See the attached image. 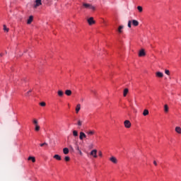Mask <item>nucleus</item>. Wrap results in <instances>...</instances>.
Listing matches in <instances>:
<instances>
[{
    "label": "nucleus",
    "mask_w": 181,
    "mask_h": 181,
    "mask_svg": "<svg viewBox=\"0 0 181 181\" xmlns=\"http://www.w3.org/2000/svg\"><path fill=\"white\" fill-rule=\"evenodd\" d=\"M82 6L85 9H91L92 11H95V6L88 3H82Z\"/></svg>",
    "instance_id": "1"
},
{
    "label": "nucleus",
    "mask_w": 181,
    "mask_h": 181,
    "mask_svg": "<svg viewBox=\"0 0 181 181\" xmlns=\"http://www.w3.org/2000/svg\"><path fill=\"white\" fill-rule=\"evenodd\" d=\"M88 25H90V26H91V25H94V23H95V21H94V18L90 17L89 18L88 20Z\"/></svg>",
    "instance_id": "2"
},
{
    "label": "nucleus",
    "mask_w": 181,
    "mask_h": 181,
    "mask_svg": "<svg viewBox=\"0 0 181 181\" xmlns=\"http://www.w3.org/2000/svg\"><path fill=\"white\" fill-rule=\"evenodd\" d=\"M84 138H87V135H86L84 132H81L80 135H79V139L81 141H83V139H84Z\"/></svg>",
    "instance_id": "3"
},
{
    "label": "nucleus",
    "mask_w": 181,
    "mask_h": 181,
    "mask_svg": "<svg viewBox=\"0 0 181 181\" xmlns=\"http://www.w3.org/2000/svg\"><path fill=\"white\" fill-rule=\"evenodd\" d=\"M146 53H145V49H142L139 52V57H144V56H146Z\"/></svg>",
    "instance_id": "4"
},
{
    "label": "nucleus",
    "mask_w": 181,
    "mask_h": 181,
    "mask_svg": "<svg viewBox=\"0 0 181 181\" xmlns=\"http://www.w3.org/2000/svg\"><path fill=\"white\" fill-rule=\"evenodd\" d=\"M124 124L125 128H131V122H129V120H125Z\"/></svg>",
    "instance_id": "5"
},
{
    "label": "nucleus",
    "mask_w": 181,
    "mask_h": 181,
    "mask_svg": "<svg viewBox=\"0 0 181 181\" xmlns=\"http://www.w3.org/2000/svg\"><path fill=\"white\" fill-rule=\"evenodd\" d=\"M42 5V0H35V5H34V8H36L37 6H40Z\"/></svg>",
    "instance_id": "6"
},
{
    "label": "nucleus",
    "mask_w": 181,
    "mask_h": 181,
    "mask_svg": "<svg viewBox=\"0 0 181 181\" xmlns=\"http://www.w3.org/2000/svg\"><path fill=\"white\" fill-rule=\"evenodd\" d=\"M110 162H112V163H118V160H117V158L114 157V156H112L110 158Z\"/></svg>",
    "instance_id": "7"
},
{
    "label": "nucleus",
    "mask_w": 181,
    "mask_h": 181,
    "mask_svg": "<svg viewBox=\"0 0 181 181\" xmlns=\"http://www.w3.org/2000/svg\"><path fill=\"white\" fill-rule=\"evenodd\" d=\"M91 156H93V158H97V150L94 149L90 151Z\"/></svg>",
    "instance_id": "8"
},
{
    "label": "nucleus",
    "mask_w": 181,
    "mask_h": 181,
    "mask_svg": "<svg viewBox=\"0 0 181 181\" xmlns=\"http://www.w3.org/2000/svg\"><path fill=\"white\" fill-rule=\"evenodd\" d=\"M156 77H158L159 78H162V77H163V73H162L160 71H157L156 73Z\"/></svg>",
    "instance_id": "9"
},
{
    "label": "nucleus",
    "mask_w": 181,
    "mask_h": 181,
    "mask_svg": "<svg viewBox=\"0 0 181 181\" xmlns=\"http://www.w3.org/2000/svg\"><path fill=\"white\" fill-rule=\"evenodd\" d=\"M33 22V16H30L29 18L28 19L27 23L28 25H30Z\"/></svg>",
    "instance_id": "10"
},
{
    "label": "nucleus",
    "mask_w": 181,
    "mask_h": 181,
    "mask_svg": "<svg viewBox=\"0 0 181 181\" xmlns=\"http://www.w3.org/2000/svg\"><path fill=\"white\" fill-rule=\"evenodd\" d=\"M81 110V105L78 104L76 107V114H78V112Z\"/></svg>",
    "instance_id": "11"
},
{
    "label": "nucleus",
    "mask_w": 181,
    "mask_h": 181,
    "mask_svg": "<svg viewBox=\"0 0 181 181\" xmlns=\"http://www.w3.org/2000/svg\"><path fill=\"white\" fill-rule=\"evenodd\" d=\"M132 23L133 26H138L139 25V22L136 20H133L132 21Z\"/></svg>",
    "instance_id": "12"
},
{
    "label": "nucleus",
    "mask_w": 181,
    "mask_h": 181,
    "mask_svg": "<svg viewBox=\"0 0 181 181\" xmlns=\"http://www.w3.org/2000/svg\"><path fill=\"white\" fill-rule=\"evenodd\" d=\"M86 134L90 136H91V135H94V134H95V132L94 130H90L87 132Z\"/></svg>",
    "instance_id": "13"
},
{
    "label": "nucleus",
    "mask_w": 181,
    "mask_h": 181,
    "mask_svg": "<svg viewBox=\"0 0 181 181\" xmlns=\"http://www.w3.org/2000/svg\"><path fill=\"white\" fill-rule=\"evenodd\" d=\"M54 159H57V160H62V156H60L58 154H56L54 156Z\"/></svg>",
    "instance_id": "14"
},
{
    "label": "nucleus",
    "mask_w": 181,
    "mask_h": 181,
    "mask_svg": "<svg viewBox=\"0 0 181 181\" xmlns=\"http://www.w3.org/2000/svg\"><path fill=\"white\" fill-rule=\"evenodd\" d=\"M175 132H177V134H181V128H180V127H175Z\"/></svg>",
    "instance_id": "15"
},
{
    "label": "nucleus",
    "mask_w": 181,
    "mask_h": 181,
    "mask_svg": "<svg viewBox=\"0 0 181 181\" xmlns=\"http://www.w3.org/2000/svg\"><path fill=\"white\" fill-rule=\"evenodd\" d=\"M122 29H124V25L119 26L117 29V31L119 32V33H122Z\"/></svg>",
    "instance_id": "16"
},
{
    "label": "nucleus",
    "mask_w": 181,
    "mask_h": 181,
    "mask_svg": "<svg viewBox=\"0 0 181 181\" xmlns=\"http://www.w3.org/2000/svg\"><path fill=\"white\" fill-rule=\"evenodd\" d=\"M143 115H144V117H146V115H149V110H144L143 112Z\"/></svg>",
    "instance_id": "17"
},
{
    "label": "nucleus",
    "mask_w": 181,
    "mask_h": 181,
    "mask_svg": "<svg viewBox=\"0 0 181 181\" xmlns=\"http://www.w3.org/2000/svg\"><path fill=\"white\" fill-rule=\"evenodd\" d=\"M28 160H32V162H33V163H35V162H36V158H35V157L30 156V157H28Z\"/></svg>",
    "instance_id": "18"
},
{
    "label": "nucleus",
    "mask_w": 181,
    "mask_h": 181,
    "mask_svg": "<svg viewBox=\"0 0 181 181\" xmlns=\"http://www.w3.org/2000/svg\"><path fill=\"white\" fill-rule=\"evenodd\" d=\"M164 112H169V106H168V105H164Z\"/></svg>",
    "instance_id": "19"
},
{
    "label": "nucleus",
    "mask_w": 181,
    "mask_h": 181,
    "mask_svg": "<svg viewBox=\"0 0 181 181\" xmlns=\"http://www.w3.org/2000/svg\"><path fill=\"white\" fill-rule=\"evenodd\" d=\"M33 124H34L35 127H36L37 125H39V122H37V119H33Z\"/></svg>",
    "instance_id": "20"
},
{
    "label": "nucleus",
    "mask_w": 181,
    "mask_h": 181,
    "mask_svg": "<svg viewBox=\"0 0 181 181\" xmlns=\"http://www.w3.org/2000/svg\"><path fill=\"white\" fill-rule=\"evenodd\" d=\"M65 94L66 95H69V96L71 95V90H65Z\"/></svg>",
    "instance_id": "21"
},
{
    "label": "nucleus",
    "mask_w": 181,
    "mask_h": 181,
    "mask_svg": "<svg viewBox=\"0 0 181 181\" xmlns=\"http://www.w3.org/2000/svg\"><path fill=\"white\" fill-rule=\"evenodd\" d=\"M64 93H63V90H58V95L59 97H63Z\"/></svg>",
    "instance_id": "22"
},
{
    "label": "nucleus",
    "mask_w": 181,
    "mask_h": 181,
    "mask_svg": "<svg viewBox=\"0 0 181 181\" xmlns=\"http://www.w3.org/2000/svg\"><path fill=\"white\" fill-rule=\"evenodd\" d=\"M35 131H36V132H39V131H40V126H39V124L35 126Z\"/></svg>",
    "instance_id": "23"
},
{
    "label": "nucleus",
    "mask_w": 181,
    "mask_h": 181,
    "mask_svg": "<svg viewBox=\"0 0 181 181\" xmlns=\"http://www.w3.org/2000/svg\"><path fill=\"white\" fill-rule=\"evenodd\" d=\"M75 149H76V151H80V146H78V143L75 142Z\"/></svg>",
    "instance_id": "24"
},
{
    "label": "nucleus",
    "mask_w": 181,
    "mask_h": 181,
    "mask_svg": "<svg viewBox=\"0 0 181 181\" xmlns=\"http://www.w3.org/2000/svg\"><path fill=\"white\" fill-rule=\"evenodd\" d=\"M63 152H64V155H67V154H69V149L67 148H64L63 149Z\"/></svg>",
    "instance_id": "25"
},
{
    "label": "nucleus",
    "mask_w": 181,
    "mask_h": 181,
    "mask_svg": "<svg viewBox=\"0 0 181 181\" xmlns=\"http://www.w3.org/2000/svg\"><path fill=\"white\" fill-rule=\"evenodd\" d=\"M128 88H125L124 90V93H123V95H124V97H127V94H128Z\"/></svg>",
    "instance_id": "26"
},
{
    "label": "nucleus",
    "mask_w": 181,
    "mask_h": 181,
    "mask_svg": "<svg viewBox=\"0 0 181 181\" xmlns=\"http://www.w3.org/2000/svg\"><path fill=\"white\" fill-rule=\"evenodd\" d=\"M73 135L74 136H78V132H77L76 130H74L73 131Z\"/></svg>",
    "instance_id": "27"
},
{
    "label": "nucleus",
    "mask_w": 181,
    "mask_h": 181,
    "mask_svg": "<svg viewBox=\"0 0 181 181\" xmlns=\"http://www.w3.org/2000/svg\"><path fill=\"white\" fill-rule=\"evenodd\" d=\"M137 9H138L139 12H142V11H144V8H142V6H138Z\"/></svg>",
    "instance_id": "28"
},
{
    "label": "nucleus",
    "mask_w": 181,
    "mask_h": 181,
    "mask_svg": "<svg viewBox=\"0 0 181 181\" xmlns=\"http://www.w3.org/2000/svg\"><path fill=\"white\" fill-rule=\"evenodd\" d=\"M4 30L5 31V32H9V28H6V25H4Z\"/></svg>",
    "instance_id": "29"
},
{
    "label": "nucleus",
    "mask_w": 181,
    "mask_h": 181,
    "mask_svg": "<svg viewBox=\"0 0 181 181\" xmlns=\"http://www.w3.org/2000/svg\"><path fill=\"white\" fill-rule=\"evenodd\" d=\"M40 105H41V107H46V103L42 102L40 103Z\"/></svg>",
    "instance_id": "30"
},
{
    "label": "nucleus",
    "mask_w": 181,
    "mask_h": 181,
    "mask_svg": "<svg viewBox=\"0 0 181 181\" xmlns=\"http://www.w3.org/2000/svg\"><path fill=\"white\" fill-rule=\"evenodd\" d=\"M78 127H81V125H83V122L81 120H78Z\"/></svg>",
    "instance_id": "31"
},
{
    "label": "nucleus",
    "mask_w": 181,
    "mask_h": 181,
    "mask_svg": "<svg viewBox=\"0 0 181 181\" xmlns=\"http://www.w3.org/2000/svg\"><path fill=\"white\" fill-rule=\"evenodd\" d=\"M132 23V21H128V24H127L128 28H131Z\"/></svg>",
    "instance_id": "32"
},
{
    "label": "nucleus",
    "mask_w": 181,
    "mask_h": 181,
    "mask_svg": "<svg viewBox=\"0 0 181 181\" xmlns=\"http://www.w3.org/2000/svg\"><path fill=\"white\" fill-rule=\"evenodd\" d=\"M47 145L48 144L46 142L40 144V146H47Z\"/></svg>",
    "instance_id": "33"
},
{
    "label": "nucleus",
    "mask_w": 181,
    "mask_h": 181,
    "mask_svg": "<svg viewBox=\"0 0 181 181\" xmlns=\"http://www.w3.org/2000/svg\"><path fill=\"white\" fill-rule=\"evenodd\" d=\"M165 74H167V76H169L170 74V71H169V70H168V69H166L165 71Z\"/></svg>",
    "instance_id": "34"
},
{
    "label": "nucleus",
    "mask_w": 181,
    "mask_h": 181,
    "mask_svg": "<svg viewBox=\"0 0 181 181\" xmlns=\"http://www.w3.org/2000/svg\"><path fill=\"white\" fill-rule=\"evenodd\" d=\"M64 159H65L66 162H69V160H70V157L66 156Z\"/></svg>",
    "instance_id": "35"
},
{
    "label": "nucleus",
    "mask_w": 181,
    "mask_h": 181,
    "mask_svg": "<svg viewBox=\"0 0 181 181\" xmlns=\"http://www.w3.org/2000/svg\"><path fill=\"white\" fill-rule=\"evenodd\" d=\"M98 155H99V156H100V158H102L103 157V152L99 151Z\"/></svg>",
    "instance_id": "36"
},
{
    "label": "nucleus",
    "mask_w": 181,
    "mask_h": 181,
    "mask_svg": "<svg viewBox=\"0 0 181 181\" xmlns=\"http://www.w3.org/2000/svg\"><path fill=\"white\" fill-rule=\"evenodd\" d=\"M32 93V90H30L27 92V93L25 94V95H29V93Z\"/></svg>",
    "instance_id": "37"
},
{
    "label": "nucleus",
    "mask_w": 181,
    "mask_h": 181,
    "mask_svg": "<svg viewBox=\"0 0 181 181\" xmlns=\"http://www.w3.org/2000/svg\"><path fill=\"white\" fill-rule=\"evenodd\" d=\"M70 149H71V151H74V148H73V146H69Z\"/></svg>",
    "instance_id": "38"
},
{
    "label": "nucleus",
    "mask_w": 181,
    "mask_h": 181,
    "mask_svg": "<svg viewBox=\"0 0 181 181\" xmlns=\"http://www.w3.org/2000/svg\"><path fill=\"white\" fill-rule=\"evenodd\" d=\"M153 165H155V166H158V163H156V161H153Z\"/></svg>",
    "instance_id": "39"
},
{
    "label": "nucleus",
    "mask_w": 181,
    "mask_h": 181,
    "mask_svg": "<svg viewBox=\"0 0 181 181\" xmlns=\"http://www.w3.org/2000/svg\"><path fill=\"white\" fill-rule=\"evenodd\" d=\"M78 151L80 155H83V152H81V150L79 149V151Z\"/></svg>",
    "instance_id": "40"
},
{
    "label": "nucleus",
    "mask_w": 181,
    "mask_h": 181,
    "mask_svg": "<svg viewBox=\"0 0 181 181\" xmlns=\"http://www.w3.org/2000/svg\"><path fill=\"white\" fill-rule=\"evenodd\" d=\"M2 56H4V54H3V53H1V54H0V57H2Z\"/></svg>",
    "instance_id": "41"
}]
</instances>
